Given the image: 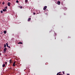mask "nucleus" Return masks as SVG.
Masks as SVG:
<instances>
[{"mask_svg": "<svg viewBox=\"0 0 75 75\" xmlns=\"http://www.w3.org/2000/svg\"><path fill=\"white\" fill-rule=\"evenodd\" d=\"M6 45L7 47H8L10 49V47L8 45V43H6Z\"/></svg>", "mask_w": 75, "mask_h": 75, "instance_id": "nucleus-5", "label": "nucleus"}, {"mask_svg": "<svg viewBox=\"0 0 75 75\" xmlns=\"http://www.w3.org/2000/svg\"><path fill=\"white\" fill-rule=\"evenodd\" d=\"M59 75H62V74H58Z\"/></svg>", "mask_w": 75, "mask_h": 75, "instance_id": "nucleus-23", "label": "nucleus"}, {"mask_svg": "<svg viewBox=\"0 0 75 75\" xmlns=\"http://www.w3.org/2000/svg\"><path fill=\"white\" fill-rule=\"evenodd\" d=\"M18 0H17L16 1V3H18Z\"/></svg>", "mask_w": 75, "mask_h": 75, "instance_id": "nucleus-15", "label": "nucleus"}, {"mask_svg": "<svg viewBox=\"0 0 75 75\" xmlns=\"http://www.w3.org/2000/svg\"><path fill=\"white\" fill-rule=\"evenodd\" d=\"M3 11H4V12H5V11H7V10L6 9H3Z\"/></svg>", "mask_w": 75, "mask_h": 75, "instance_id": "nucleus-7", "label": "nucleus"}, {"mask_svg": "<svg viewBox=\"0 0 75 75\" xmlns=\"http://www.w3.org/2000/svg\"><path fill=\"white\" fill-rule=\"evenodd\" d=\"M10 4H11L10 3V2L8 3H7L8 6H9V7H10Z\"/></svg>", "mask_w": 75, "mask_h": 75, "instance_id": "nucleus-4", "label": "nucleus"}, {"mask_svg": "<svg viewBox=\"0 0 75 75\" xmlns=\"http://www.w3.org/2000/svg\"><path fill=\"white\" fill-rule=\"evenodd\" d=\"M11 69V67L10 68H9V69Z\"/></svg>", "mask_w": 75, "mask_h": 75, "instance_id": "nucleus-25", "label": "nucleus"}, {"mask_svg": "<svg viewBox=\"0 0 75 75\" xmlns=\"http://www.w3.org/2000/svg\"><path fill=\"white\" fill-rule=\"evenodd\" d=\"M33 15H35V12H33Z\"/></svg>", "mask_w": 75, "mask_h": 75, "instance_id": "nucleus-20", "label": "nucleus"}, {"mask_svg": "<svg viewBox=\"0 0 75 75\" xmlns=\"http://www.w3.org/2000/svg\"><path fill=\"white\" fill-rule=\"evenodd\" d=\"M5 8H6V9H7V6L5 7Z\"/></svg>", "mask_w": 75, "mask_h": 75, "instance_id": "nucleus-17", "label": "nucleus"}, {"mask_svg": "<svg viewBox=\"0 0 75 75\" xmlns=\"http://www.w3.org/2000/svg\"><path fill=\"white\" fill-rule=\"evenodd\" d=\"M59 73H60V72L57 73V75H58V74H59Z\"/></svg>", "mask_w": 75, "mask_h": 75, "instance_id": "nucleus-21", "label": "nucleus"}, {"mask_svg": "<svg viewBox=\"0 0 75 75\" xmlns=\"http://www.w3.org/2000/svg\"><path fill=\"white\" fill-rule=\"evenodd\" d=\"M8 0V1H10V0Z\"/></svg>", "mask_w": 75, "mask_h": 75, "instance_id": "nucleus-28", "label": "nucleus"}, {"mask_svg": "<svg viewBox=\"0 0 75 75\" xmlns=\"http://www.w3.org/2000/svg\"><path fill=\"white\" fill-rule=\"evenodd\" d=\"M25 2H26L27 3V2H28V0H26L25 1Z\"/></svg>", "mask_w": 75, "mask_h": 75, "instance_id": "nucleus-14", "label": "nucleus"}, {"mask_svg": "<svg viewBox=\"0 0 75 75\" xmlns=\"http://www.w3.org/2000/svg\"><path fill=\"white\" fill-rule=\"evenodd\" d=\"M63 74H65V73H64V71H63Z\"/></svg>", "mask_w": 75, "mask_h": 75, "instance_id": "nucleus-22", "label": "nucleus"}, {"mask_svg": "<svg viewBox=\"0 0 75 75\" xmlns=\"http://www.w3.org/2000/svg\"><path fill=\"white\" fill-rule=\"evenodd\" d=\"M6 45L4 44V47L6 48Z\"/></svg>", "mask_w": 75, "mask_h": 75, "instance_id": "nucleus-13", "label": "nucleus"}, {"mask_svg": "<svg viewBox=\"0 0 75 75\" xmlns=\"http://www.w3.org/2000/svg\"><path fill=\"white\" fill-rule=\"evenodd\" d=\"M6 33H7V32L5 30L4 32V34H6Z\"/></svg>", "mask_w": 75, "mask_h": 75, "instance_id": "nucleus-12", "label": "nucleus"}, {"mask_svg": "<svg viewBox=\"0 0 75 75\" xmlns=\"http://www.w3.org/2000/svg\"><path fill=\"white\" fill-rule=\"evenodd\" d=\"M18 44H23V43H22V42H19V43H18Z\"/></svg>", "mask_w": 75, "mask_h": 75, "instance_id": "nucleus-11", "label": "nucleus"}, {"mask_svg": "<svg viewBox=\"0 0 75 75\" xmlns=\"http://www.w3.org/2000/svg\"><path fill=\"white\" fill-rule=\"evenodd\" d=\"M5 65H6V64H4L2 65V67H5Z\"/></svg>", "mask_w": 75, "mask_h": 75, "instance_id": "nucleus-9", "label": "nucleus"}, {"mask_svg": "<svg viewBox=\"0 0 75 75\" xmlns=\"http://www.w3.org/2000/svg\"><path fill=\"white\" fill-rule=\"evenodd\" d=\"M1 55V53H0V55Z\"/></svg>", "mask_w": 75, "mask_h": 75, "instance_id": "nucleus-26", "label": "nucleus"}, {"mask_svg": "<svg viewBox=\"0 0 75 75\" xmlns=\"http://www.w3.org/2000/svg\"><path fill=\"white\" fill-rule=\"evenodd\" d=\"M60 4L61 2H60V1H58L57 2V4H58V5H60Z\"/></svg>", "mask_w": 75, "mask_h": 75, "instance_id": "nucleus-6", "label": "nucleus"}, {"mask_svg": "<svg viewBox=\"0 0 75 75\" xmlns=\"http://www.w3.org/2000/svg\"><path fill=\"white\" fill-rule=\"evenodd\" d=\"M1 3L0 2V4H1Z\"/></svg>", "mask_w": 75, "mask_h": 75, "instance_id": "nucleus-29", "label": "nucleus"}, {"mask_svg": "<svg viewBox=\"0 0 75 75\" xmlns=\"http://www.w3.org/2000/svg\"><path fill=\"white\" fill-rule=\"evenodd\" d=\"M67 75H69V74H67Z\"/></svg>", "mask_w": 75, "mask_h": 75, "instance_id": "nucleus-27", "label": "nucleus"}, {"mask_svg": "<svg viewBox=\"0 0 75 75\" xmlns=\"http://www.w3.org/2000/svg\"><path fill=\"white\" fill-rule=\"evenodd\" d=\"M31 20V18H29L28 20V21H30Z\"/></svg>", "mask_w": 75, "mask_h": 75, "instance_id": "nucleus-10", "label": "nucleus"}, {"mask_svg": "<svg viewBox=\"0 0 75 75\" xmlns=\"http://www.w3.org/2000/svg\"><path fill=\"white\" fill-rule=\"evenodd\" d=\"M19 7H20L21 8H23V7L22 6H19Z\"/></svg>", "mask_w": 75, "mask_h": 75, "instance_id": "nucleus-16", "label": "nucleus"}, {"mask_svg": "<svg viewBox=\"0 0 75 75\" xmlns=\"http://www.w3.org/2000/svg\"><path fill=\"white\" fill-rule=\"evenodd\" d=\"M4 2H3V3H2V4H4Z\"/></svg>", "mask_w": 75, "mask_h": 75, "instance_id": "nucleus-18", "label": "nucleus"}, {"mask_svg": "<svg viewBox=\"0 0 75 75\" xmlns=\"http://www.w3.org/2000/svg\"><path fill=\"white\" fill-rule=\"evenodd\" d=\"M3 11H1V13H3Z\"/></svg>", "mask_w": 75, "mask_h": 75, "instance_id": "nucleus-19", "label": "nucleus"}, {"mask_svg": "<svg viewBox=\"0 0 75 75\" xmlns=\"http://www.w3.org/2000/svg\"><path fill=\"white\" fill-rule=\"evenodd\" d=\"M47 8V6H45V7L43 8L44 10H46V8Z\"/></svg>", "mask_w": 75, "mask_h": 75, "instance_id": "nucleus-1", "label": "nucleus"}, {"mask_svg": "<svg viewBox=\"0 0 75 75\" xmlns=\"http://www.w3.org/2000/svg\"><path fill=\"white\" fill-rule=\"evenodd\" d=\"M5 64H7V62H6L5 63Z\"/></svg>", "mask_w": 75, "mask_h": 75, "instance_id": "nucleus-24", "label": "nucleus"}, {"mask_svg": "<svg viewBox=\"0 0 75 75\" xmlns=\"http://www.w3.org/2000/svg\"><path fill=\"white\" fill-rule=\"evenodd\" d=\"M7 51V48H4V52H6Z\"/></svg>", "mask_w": 75, "mask_h": 75, "instance_id": "nucleus-2", "label": "nucleus"}, {"mask_svg": "<svg viewBox=\"0 0 75 75\" xmlns=\"http://www.w3.org/2000/svg\"><path fill=\"white\" fill-rule=\"evenodd\" d=\"M10 63H12L13 61L11 60H10L9 61Z\"/></svg>", "mask_w": 75, "mask_h": 75, "instance_id": "nucleus-8", "label": "nucleus"}, {"mask_svg": "<svg viewBox=\"0 0 75 75\" xmlns=\"http://www.w3.org/2000/svg\"><path fill=\"white\" fill-rule=\"evenodd\" d=\"M15 64H16V61H14L13 63V64L12 65V66H13V67H15V66H16Z\"/></svg>", "mask_w": 75, "mask_h": 75, "instance_id": "nucleus-3", "label": "nucleus"}]
</instances>
